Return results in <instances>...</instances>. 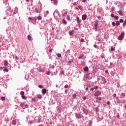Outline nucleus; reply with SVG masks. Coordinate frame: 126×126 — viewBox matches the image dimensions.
Masks as SVG:
<instances>
[{"label": "nucleus", "mask_w": 126, "mask_h": 126, "mask_svg": "<svg viewBox=\"0 0 126 126\" xmlns=\"http://www.w3.org/2000/svg\"><path fill=\"white\" fill-rule=\"evenodd\" d=\"M86 77L89 80H90V79H92V77H93L92 72H91L90 71L87 72V74H86Z\"/></svg>", "instance_id": "obj_1"}, {"label": "nucleus", "mask_w": 126, "mask_h": 126, "mask_svg": "<svg viewBox=\"0 0 126 126\" xmlns=\"http://www.w3.org/2000/svg\"><path fill=\"white\" fill-rule=\"evenodd\" d=\"M6 13L7 14V15H11L12 14V12L13 11L12 9L7 8V9H6Z\"/></svg>", "instance_id": "obj_2"}, {"label": "nucleus", "mask_w": 126, "mask_h": 126, "mask_svg": "<svg viewBox=\"0 0 126 126\" xmlns=\"http://www.w3.org/2000/svg\"><path fill=\"white\" fill-rule=\"evenodd\" d=\"M125 38V32H121V34L118 37V40L122 41Z\"/></svg>", "instance_id": "obj_3"}, {"label": "nucleus", "mask_w": 126, "mask_h": 126, "mask_svg": "<svg viewBox=\"0 0 126 126\" xmlns=\"http://www.w3.org/2000/svg\"><path fill=\"white\" fill-rule=\"evenodd\" d=\"M98 22H99V21L98 20H96L95 22L94 25V28L95 31L97 32V30L98 29Z\"/></svg>", "instance_id": "obj_4"}, {"label": "nucleus", "mask_w": 126, "mask_h": 126, "mask_svg": "<svg viewBox=\"0 0 126 126\" xmlns=\"http://www.w3.org/2000/svg\"><path fill=\"white\" fill-rule=\"evenodd\" d=\"M101 94H102V92H101V91H97L94 94V96H95V97H98V96H100V95H101Z\"/></svg>", "instance_id": "obj_5"}, {"label": "nucleus", "mask_w": 126, "mask_h": 126, "mask_svg": "<svg viewBox=\"0 0 126 126\" xmlns=\"http://www.w3.org/2000/svg\"><path fill=\"white\" fill-rule=\"evenodd\" d=\"M83 112L84 113V114H85L86 116H87V115L89 114V111L88 110V109L84 108H83Z\"/></svg>", "instance_id": "obj_6"}, {"label": "nucleus", "mask_w": 126, "mask_h": 126, "mask_svg": "<svg viewBox=\"0 0 126 126\" xmlns=\"http://www.w3.org/2000/svg\"><path fill=\"white\" fill-rule=\"evenodd\" d=\"M119 14L121 15V16H123L124 15V8H121L120 10L118 12Z\"/></svg>", "instance_id": "obj_7"}, {"label": "nucleus", "mask_w": 126, "mask_h": 126, "mask_svg": "<svg viewBox=\"0 0 126 126\" xmlns=\"http://www.w3.org/2000/svg\"><path fill=\"white\" fill-rule=\"evenodd\" d=\"M101 81H102V82H101L102 84H106V83H107V79H106L105 77L102 76V77H101Z\"/></svg>", "instance_id": "obj_8"}, {"label": "nucleus", "mask_w": 126, "mask_h": 126, "mask_svg": "<svg viewBox=\"0 0 126 126\" xmlns=\"http://www.w3.org/2000/svg\"><path fill=\"white\" fill-rule=\"evenodd\" d=\"M76 21L77 23H78L79 25H80L81 22H82V20L80 19V18H79V17L78 16L76 17Z\"/></svg>", "instance_id": "obj_9"}, {"label": "nucleus", "mask_w": 126, "mask_h": 126, "mask_svg": "<svg viewBox=\"0 0 126 126\" xmlns=\"http://www.w3.org/2000/svg\"><path fill=\"white\" fill-rule=\"evenodd\" d=\"M88 124L87 126H92V124H93V121L92 120H90L86 122V125Z\"/></svg>", "instance_id": "obj_10"}, {"label": "nucleus", "mask_w": 126, "mask_h": 126, "mask_svg": "<svg viewBox=\"0 0 126 126\" xmlns=\"http://www.w3.org/2000/svg\"><path fill=\"white\" fill-rule=\"evenodd\" d=\"M75 116L77 120H79V119H81V115L79 113H75Z\"/></svg>", "instance_id": "obj_11"}, {"label": "nucleus", "mask_w": 126, "mask_h": 126, "mask_svg": "<svg viewBox=\"0 0 126 126\" xmlns=\"http://www.w3.org/2000/svg\"><path fill=\"white\" fill-rule=\"evenodd\" d=\"M51 1L54 5H58V0H51Z\"/></svg>", "instance_id": "obj_12"}, {"label": "nucleus", "mask_w": 126, "mask_h": 126, "mask_svg": "<svg viewBox=\"0 0 126 126\" xmlns=\"http://www.w3.org/2000/svg\"><path fill=\"white\" fill-rule=\"evenodd\" d=\"M62 15L63 16H65L67 15V11L66 10H63V11H62Z\"/></svg>", "instance_id": "obj_13"}, {"label": "nucleus", "mask_w": 126, "mask_h": 126, "mask_svg": "<svg viewBox=\"0 0 126 126\" xmlns=\"http://www.w3.org/2000/svg\"><path fill=\"white\" fill-rule=\"evenodd\" d=\"M87 18V15L86 14L82 15V19L84 21L85 20H86V19Z\"/></svg>", "instance_id": "obj_14"}, {"label": "nucleus", "mask_w": 126, "mask_h": 126, "mask_svg": "<svg viewBox=\"0 0 126 126\" xmlns=\"http://www.w3.org/2000/svg\"><path fill=\"white\" fill-rule=\"evenodd\" d=\"M83 69L85 72H88L89 71V68L87 66H85Z\"/></svg>", "instance_id": "obj_15"}, {"label": "nucleus", "mask_w": 126, "mask_h": 126, "mask_svg": "<svg viewBox=\"0 0 126 126\" xmlns=\"http://www.w3.org/2000/svg\"><path fill=\"white\" fill-rule=\"evenodd\" d=\"M78 7L80 10H81V11H83L84 10V8L81 5H78Z\"/></svg>", "instance_id": "obj_16"}, {"label": "nucleus", "mask_w": 126, "mask_h": 126, "mask_svg": "<svg viewBox=\"0 0 126 126\" xmlns=\"http://www.w3.org/2000/svg\"><path fill=\"white\" fill-rule=\"evenodd\" d=\"M68 65H70V64H72V63H73V60L71 59L69 60V59L68 60Z\"/></svg>", "instance_id": "obj_17"}, {"label": "nucleus", "mask_w": 126, "mask_h": 126, "mask_svg": "<svg viewBox=\"0 0 126 126\" xmlns=\"http://www.w3.org/2000/svg\"><path fill=\"white\" fill-rule=\"evenodd\" d=\"M53 15L54 17H58L59 16V12L55 11L53 13Z\"/></svg>", "instance_id": "obj_18"}, {"label": "nucleus", "mask_w": 126, "mask_h": 126, "mask_svg": "<svg viewBox=\"0 0 126 126\" xmlns=\"http://www.w3.org/2000/svg\"><path fill=\"white\" fill-rule=\"evenodd\" d=\"M12 125L13 126H16V125H17V121H16V120H12Z\"/></svg>", "instance_id": "obj_19"}, {"label": "nucleus", "mask_w": 126, "mask_h": 126, "mask_svg": "<svg viewBox=\"0 0 126 126\" xmlns=\"http://www.w3.org/2000/svg\"><path fill=\"white\" fill-rule=\"evenodd\" d=\"M84 55L81 54L80 56L78 57L79 60H83L84 59Z\"/></svg>", "instance_id": "obj_20"}, {"label": "nucleus", "mask_w": 126, "mask_h": 126, "mask_svg": "<svg viewBox=\"0 0 126 126\" xmlns=\"http://www.w3.org/2000/svg\"><path fill=\"white\" fill-rule=\"evenodd\" d=\"M74 33V30H73L69 32V34L70 36H72V35H73Z\"/></svg>", "instance_id": "obj_21"}, {"label": "nucleus", "mask_w": 126, "mask_h": 126, "mask_svg": "<svg viewBox=\"0 0 126 126\" xmlns=\"http://www.w3.org/2000/svg\"><path fill=\"white\" fill-rule=\"evenodd\" d=\"M42 94H46L47 93V90L46 89H43L41 91Z\"/></svg>", "instance_id": "obj_22"}, {"label": "nucleus", "mask_w": 126, "mask_h": 126, "mask_svg": "<svg viewBox=\"0 0 126 126\" xmlns=\"http://www.w3.org/2000/svg\"><path fill=\"white\" fill-rule=\"evenodd\" d=\"M24 102H22L20 103V105L24 110H25V107H24Z\"/></svg>", "instance_id": "obj_23"}, {"label": "nucleus", "mask_w": 126, "mask_h": 126, "mask_svg": "<svg viewBox=\"0 0 126 126\" xmlns=\"http://www.w3.org/2000/svg\"><path fill=\"white\" fill-rule=\"evenodd\" d=\"M34 11H35V12H36V13H39L40 12V9H39V8H35Z\"/></svg>", "instance_id": "obj_24"}, {"label": "nucleus", "mask_w": 126, "mask_h": 126, "mask_svg": "<svg viewBox=\"0 0 126 126\" xmlns=\"http://www.w3.org/2000/svg\"><path fill=\"white\" fill-rule=\"evenodd\" d=\"M121 96H122L123 98H126V93H122Z\"/></svg>", "instance_id": "obj_25"}, {"label": "nucleus", "mask_w": 126, "mask_h": 126, "mask_svg": "<svg viewBox=\"0 0 126 126\" xmlns=\"http://www.w3.org/2000/svg\"><path fill=\"white\" fill-rule=\"evenodd\" d=\"M62 23H63V24H65V25L67 24V22L66 21V20H64V19H63V20H62Z\"/></svg>", "instance_id": "obj_26"}, {"label": "nucleus", "mask_w": 126, "mask_h": 126, "mask_svg": "<svg viewBox=\"0 0 126 126\" xmlns=\"http://www.w3.org/2000/svg\"><path fill=\"white\" fill-rule=\"evenodd\" d=\"M32 20L34 22H36V21H37V17H33Z\"/></svg>", "instance_id": "obj_27"}, {"label": "nucleus", "mask_w": 126, "mask_h": 126, "mask_svg": "<svg viewBox=\"0 0 126 126\" xmlns=\"http://www.w3.org/2000/svg\"><path fill=\"white\" fill-rule=\"evenodd\" d=\"M8 64V62H7V61H5L4 62V65H5V66H6V65H7Z\"/></svg>", "instance_id": "obj_28"}, {"label": "nucleus", "mask_w": 126, "mask_h": 126, "mask_svg": "<svg viewBox=\"0 0 126 126\" xmlns=\"http://www.w3.org/2000/svg\"><path fill=\"white\" fill-rule=\"evenodd\" d=\"M99 111L100 110H99V108L98 107H95V112H96V113H99Z\"/></svg>", "instance_id": "obj_29"}, {"label": "nucleus", "mask_w": 126, "mask_h": 126, "mask_svg": "<svg viewBox=\"0 0 126 126\" xmlns=\"http://www.w3.org/2000/svg\"><path fill=\"white\" fill-rule=\"evenodd\" d=\"M67 20H68V21H70V16L69 15H68L67 16Z\"/></svg>", "instance_id": "obj_30"}, {"label": "nucleus", "mask_w": 126, "mask_h": 126, "mask_svg": "<svg viewBox=\"0 0 126 126\" xmlns=\"http://www.w3.org/2000/svg\"><path fill=\"white\" fill-rule=\"evenodd\" d=\"M13 59H15V60H19V58L16 56H13Z\"/></svg>", "instance_id": "obj_31"}, {"label": "nucleus", "mask_w": 126, "mask_h": 126, "mask_svg": "<svg viewBox=\"0 0 126 126\" xmlns=\"http://www.w3.org/2000/svg\"><path fill=\"white\" fill-rule=\"evenodd\" d=\"M37 98L38 99H42V98H43V96H42V95H41V94H38Z\"/></svg>", "instance_id": "obj_32"}, {"label": "nucleus", "mask_w": 126, "mask_h": 126, "mask_svg": "<svg viewBox=\"0 0 126 126\" xmlns=\"http://www.w3.org/2000/svg\"><path fill=\"white\" fill-rule=\"evenodd\" d=\"M102 77H103V76H100L97 78V81H99V80H102Z\"/></svg>", "instance_id": "obj_33"}, {"label": "nucleus", "mask_w": 126, "mask_h": 126, "mask_svg": "<svg viewBox=\"0 0 126 126\" xmlns=\"http://www.w3.org/2000/svg\"><path fill=\"white\" fill-rule=\"evenodd\" d=\"M28 39L29 40V41H31V39H32V37L30 36V35H28Z\"/></svg>", "instance_id": "obj_34"}, {"label": "nucleus", "mask_w": 126, "mask_h": 126, "mask_svg": "<svg viewBox=\"0 0 126 126\" xmlns=\"http://www.w3.org/2000/svg\"><path fill=\"white\" fill-rule=\"evenodd\" d=\"M101 59H105V54L104 53L101 54Z\"/></svg>", "instance_id": "obj_35"}, {"label": "nucleus", "mask_w": 126, "mask_h": 126, "mask_svg": "<svg viewBox=\"0 0 126 126\" xmlns=\"http://www.w3.org/2000/svg\"><path fill=\"white\" fill-rule=\"evenodd\" d=\"M36 19H38V20H41L42 19V17L38 16V17L36 18Z\"/></svg>", "instance_id": "obj_36"}, {"label": "nucleus", "mask_w": 126, "mask_h": 126, "mask_svg": "<svg viewBox=\"0 0 126 126\" xmlns=\"http://www.w3.org/2000/svg\"><path fill=\"white\" fill-rule=\"evenodd\" d=\"M94 48H95V49H99V46H98V45L94 44Z\"/></svg>", "instance_id": "obj_37"}, {"label": "nucleus", "mask_w": 126, "mask_h": 126, "mask_svg": "<svg viewBox=\"0 0 126 126\" xmlns=\"http://www.w3.org/2000/svg\"><path fill=\"white\" fill-rule=\"evenodd\" d=\"M76 96H77V95L76 94H73L72 95V97H73V99H75V98H76Z\"/></svg>", "instance_id": "obj_38"}, {"label": "nucleus", "mask_w": 126, "mask_h": 126, "mask_svg": "<svg viewBox=\"0 0 126 126\" xmlns=\"http://www.w3.org/2000/svg\"><path fill=\"white\" fill-rule=\"evenodd\" d=\"M38 87H39V88H40L41 89L44 88V86H43V85H38Z\"/></svg>", "instance_id": "obj_39"}, {"label": "nucleus", "mask_w": 126, "mask_h": 126, "mask_svg": "<svg viewBox=\"0 0 126 126\" xmlns=\"http://www.w3.org/2000/svg\"><path fill=\"white\" fill-rule=\"evenodd\" d=\"M120 22L116 21V26H119V25H120Z\"/></svg>", "instance_id": "obj_40"}, {"label": "nucleus", "mask_w": 126, "mask_h": 126, "mask_svg": "<svg viewBox=\"0 0 126 126\" xmlns=\"http://www.w3.org/2000/svg\"><path fill=\"white\" fill-rule=\"evenodd\" d=\"M114 18L116 20H118L119 19V16H114Z\"/></svg>", "instance_id": "obj_41"}, {"label": "nucleus", "mask_w": 126, "mask_h": 126, "mask_svg": "<svg viewBox=\"0 0 126 126\" xmlns=\"http://www.w3.org/2000/svg\"><path fill=\"white\" fill-rule=\"evenodd\" d=\"M1 100H2V101H4V100H5V97L4 96L1 97Z\"/></svg>", "instance_id": "obj_42"}, {"label": "nucleus", "mask_w": 126, "mask_h": 126, "mask_svg": "<svg viewBox=\"0 0 126 126\" xmlns=\"http://www.w3.org/2000/svg\"><path fill=\"white\" fill-rule=\"evenodd\" d=\"M107 105H108V106L111 105V102H110V101H107L106 102Z\"/></svg>", "instance_id": "obj_43"}, {"label": "nucleus", "mask_w": 126, "mask_h": 126, "mask_svg": "<svg viewBox=\"0 0 126 126\" xmlns=\"http://www.w3.org/2000/svg\"><path fill=\"white\" fill-rule=\"evenodd\" d=\"M112 25L114 27L116 25V23L115 22H112Z\"/></svg>", "instance_id": "obj_44"}, {"label": "nucleus", "mask_w": 126, "mask_h": 126, "mask_svg": "<svg viewBox=\"0 0 126 126\" xmlns=\"http://www.w3.org/2000/svg\"><path fill=\"white\" fill-rule=\"evenodd\" d=\"M32 101H33V102H37V100L35 98H32Z\"/></svg>", "instance_id": "obj_45"}, {"label": "nucleus", "mask_w": 126, "mask_h": 126, "mask_svg": "<svg viewBox=\"0 0 126 126\" xmlns=\"http://www.w3.org/2000/svg\"><path fill=\"white\" fill-rule=\"evenodd\" d=\"M57 73H58V71H57L56 73V72L52 73L51 74V76H53V75H54V74H55L56 75H57Z\"/></svg>", "instance_id": "obj_46"}, {"label": "nucleus", "mask_w": 126, "mask_h": 126, "mask_svg": "<svg viewBox=\"0 0 126 126\" xmlns=\"http://www.w3.org/2000/svg\"><path fill=\"white\" fill-rule=\"evenodd\" d=\"M126 26V20L124 21V23L123 24V26Z\"/></svg>", "instance_id": "obj_47"}, {"label": "nucleus", "mask_w": 126, "mask_h": 126, "mask_svg": "<svg viewBox=\"0 0 126 126\" xmlns=\"http://www.w3.org/2000/svg\"><path fill=\"white\" fill-rule=\"evenodd\" d=\"M119 22H120V23H123L124 22V20L123 19H120Z\"/></svg>", "instance_id": "obj_48"}, {"label": "nucleus", "mask_w": 126, "mask_h": 126, "mask_svg": "<svg viewBox=\"0 0 126 126\" xmlns=\"http://www.w3.org/2000/svg\"><path fill=\"white\" fill-rule=\"evenodd\" d=\"M96 99H98L99 101H100V100H102V97H96Z\"/></svg>", "instance_id": "obj_49"}, {"label": "nucleus", "mask_w": 126, "mask_h": 126, "mask_svg": "<svg viewBox=\"0 0 126 126\" xmlns=\"http://www.w3.org/2000/svg\"><path fill=\"white\" fill-rule=\"evenodd\" d=\"M22 99H26V96H25V95L24 94V95H22Z\"/></svg>", "instance_id": "obj_50"}, {"label": "nucleus", "mask_w": 126, "mask_h": 126, "mask_svg": "<svg viewBox=\"0 0 126 126\" xmlns=\"http://www.w3.org/2000/svg\"><path fill=\"white\" fill-rule=\"evenodd\" d=\"M3 71H6V72H8V70L7 68L3 69Z\"/></svg>", "instance_id": "obj_51"}, {"label": "nucleus", "mask_w": 126, "mask_h": 126, "mask_svg": "<svg viewBox=\"0 0 126 126\" xmlns=\"http://www.w3.org/2000/svg\"><path fill=\"white\" fill-rule=\"evenodd\" d=\"M57 57H58V58H61V57H62V54H57Z\"/></svg>", "instance_id": "obj_52"}, {"label": "nucleus", "mask_w": 126, "mask_h": 126, "mask_svg": "<svg viewBox=\"0 0 126 126\" xmlns=\"http://www.w3.org/2000/svg\"><path fill=\"white\" fill-rule=\"evenodd\" d=\"M111 52H113L114 51H115V48L114 47H111L110 49Z\"/></svg>", "instance_id": "obj_53"}, {"label": "nucleus", "mask_w": 126, "mask_h": 126, "mask_svg": "<svg viewBox=\"0 0 126 126\" xmlns=\"http://www.w3.org/2000/svg\"><path fill=\"white\" fill-rule=\"evenodd\" d=\"M40 122H41V119H40V118H38L37 123H40Z\"/></svg>", "instance_id": "obj_54"}, {"label": "nucleus", "mask_w": 126, "mask_h": 126, "mask_svg": "<svg viewBox=\"0 0 126 126\" xmlns=\"http://www.w3.org/2000/svg\"><path fill=\"white\" fill-rule=\"evenodd\" d=\"M67 92H68V90H66L64 91V94H67Z\"/></svg>", "instance_id": "obj_55"}, {"label": "nucleus", "mask_w": 126, "mask_h": 126, "mask_svg": "<svg viewBox=\"0 0 126 126\" xmlns=\"http://www.w3.org/2000/svg\"><path fill=\"white\" fill-rule=\"evenodd\" d=\"M21 95H24V92L23 91H21L20 93Z\"/></svg>", "instance_id": "obj_56"}, {"label": "nucleus", "mask_w": 126, "mask_h": 126, "mask_svg": "<svg viewBox=\"0 0 126 126\" xmlns=\"http://www.w3.org/2000/svg\"><path fill=\"white\" fill-rule=\"evenodd\" d=\"M25 109H26V108H28V104H26L25 106H24Z\"/></svg>", "instance_id": "obj_57"}, {"label": "nucleus", "mask_w": 126, "mask_h": 126, "mask_svg": "<svg viewBox=\"0 0 126 126\" xmlns=\"http://www.w3.org/2000/svg\"><path fill=\"white\" fill-rule=\"evenodd\" d=\"M80 42H82V43H83V42H84V39L81 38L80 40Z\"/></svg>", "instance_id": "obj_58"}, {"label": "nucleus", "mask_w": 126, "mask_h": 126, "mask_svg": "<svg viewBox=\"0 0 126 126\" xmlns=\"http://www.w3.org/2000/svg\"><path fill=\"white\" fill-rule=\"evenodd\" d=\"M112 96H113V97H117V94H114L112 95Z\"/></svg>", "instance_id": "obj_59"}, {"label": "nucleus", "mask_w": 126, "mask_h": 126, "mask_svg": "<svg viewBox=\"0 0 126 126\" xmlns=\"http://www.w3.org/2000/svg\"><path fill=\"white\" fill-rule=\"evenodd\" d=\"M64 88H68V85H65L64 86Z\"/></svg>", "instance_id": "obj_60"}, {"label": "nucleus", "mask_w": 126, "mask_h": 126, "mask_svg": "<svg viewBox=\"0 0 126 126\" xmlns=\"http://www.w3.org/2000/svg\"><path fill=\"white\" fill-rule=\"evenodd\" d=\"M76 4H77V2H75L73 3V5H76Z\"/></svg>", "instance_id": "obj_61"}, {"label": "nucleus", "mask_w": 126, "mask_h": 126, "mask_svg": "<svg viewBox=\"0 0 126 126\" xmlns=\"http://www.w3.org/2000/svg\"><path fill=\"white\" fill-rule=\"evenodd\" d=\"M110 16H111V17H115V15H114V14H111V15H110Z\"/></svg>", "instance_id": "obj_62"}, {"label": "nucleus", "mask_w": 126, "mask_h": 126, "mask_svg": "<svg viewBox=\"0 0 126 126\" xmlns=\"http://www.w3.org/2000/svg\"><path fill=\"white\" fill-rule=\"evenodd\" d=\"M94 88L95 90H97V89H98V86H95Z\"/></svg>", "instance_id": "obj_63"}, {"label": "nucleus", "mask_w": 126, "mask_h": 126, "mask_svg": "<svg viewBox=\"0 0 126 126\" xmlns=\"http://www.w3.org/2000/svg\"><path fill=\"white\" fill-rule=\"evenodd\" d=\"M112 11H115V7H112Z\"/></svg>", "instance_id": "obj_64"}]
</instances>
